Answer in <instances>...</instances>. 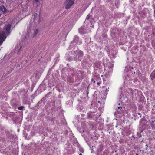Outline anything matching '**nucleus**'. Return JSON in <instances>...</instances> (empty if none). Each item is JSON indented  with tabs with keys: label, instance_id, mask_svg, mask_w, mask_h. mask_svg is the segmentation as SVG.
<instances>
[{
	"label": "nucleus",
	"instance_id": "1",
	"mask_svg": "<svg viewBox=\"0 0 155 155\" xmlns=\"http://www.w3.org/2000/svg\"><path fill=\"white\" fill-rule=\"evenodd\" d=\"M75 0H66L65 2V8L69 9L73 5Z\"/></svg>",
	"mask_w": 155,
	"mask_h": 155
},
{
	"label": "nucleus",
	"instance_id": "2",
	"mask_svg": "<svg viewBox=\"0 0 155 155\" xmlns=\"http://www.w3.org/2000/svg\"><path fill=\"white\" fill-rule=\"evenodd\" d=\"M11 25L9 24H8L7 25L4 27V29L7 35L10 33Z\"/></svg>",
	"mask_w": 155,
	"mask_h": 155
},
{
	"label": "nucleus",
	"instance_id": "3",
	"mask_svg": "<svg viewBox=\"0 0 155 155\" xmlns=\"http://www.w3.org/2000/svg\"><path fill=\"white\" fill-rule=\"evenodd\" d=\"M6 38V34L4 32L0 33V45Z\"/></svg>",
	"mask_w": 155,
	"mask_h": 155
},
{
	"label": "nucleus",
	"instance_id": "4",
	"mask_svg": "<svg viewBox=\"0 0 155 155\" xmlns=\"http://www.w3.org/2000/svg\"><path fill=\"white\" fill-rule=\"evenodd\" d=\"M74 55L78 56L79 57H82L84 54L83 52L79 50H77L74 51Z\"/></svg>",
	"mask_w": 155,
	"mask_h": 155
},
{
	"label": "nucleus",
	"instance_id": "5",
	"mask_svg": "<svg viewBox=\"0 0 155 155\" xmlns=\"http://www.w3.org/2000/svg\"><path fill=\"white\" fill-rule=\"evenodd\" d=\"M79 31L80 33L81 34H84L85 33V31L84 30L82 27H81L79 29Z\"/></svg>",
	"mask_w": 155,
	"mask_h": 155
},
{
	"label": "nucleus",
	"instance_id": "6",
	"mask_svg": "<svg viewBox=\"0 0 155 155\" xmlns=\"http://www.w3.org/2000/svg\"><path fill=\"white\" fill-rule=\"evenodd\" d=\"M39 30L38 29H36L34 30V34L33 35V37H35L36 35L38 33Z\"/></svg>",
	"mask_w": 155,
	"mask_h": 155
},
{
	"label": "nucleus",
	"instance_id": "7",
	"mask_svg": "<svg viewBox=\"0 0 155 155\" xmlns=\"http://www.w3.org/2000/svg\"><path fill=\"white\" fill-rule=\"evenodd\" d=\"M150 77L151 79L153 80L155 78V72H152L151 74Z\"/></svg>",
	"mask_w": 155,
	"mask_h": 155
},
{
	"label": "nucleus",
	"instance_id": "8",
	"mask_svg": "<svg viewBox=\"0 0 155 155\" xmlns=\"http://www.w3.org/2000/svg\"><path fill=\"white\" fill-rule=\"evenodd\" d=\"M0 10L2 11L3 12H6V9L4 6H2L0 7Z\"/></svg>",
	"mask_w": 155,
	"mask_h": 155
},
{
	"label": "nucleus",
	"instance_id": "9",
	"mask_svg": "<svg viewBox=\"0 0 155 155\" xmlns=\"http://www.w3.org/2000/svg\"><path fill=\"white\" fill-rule=\"evenodd\" d=\"M39 0H34L33 3L36 5L37 6L38 5Z\"/></svg>",
	"mask_w": 155,
	"mask_h": 155
},
{
	"label": "nucleus",
	"instance_id": "10",
	"mask_svg": "<svg viewBox=\"0 0 155 155\" xmlns=\"http://www.w3.org/2000/svg\"><path fill=\"white\" fill-rule=\"evenodd\" d=\"M91 16V15H90V14H88L87 15V16L86 19L88 20Z\"/></svg>",
	"mask_w": 155,
	"mask_h": 155
},
{
	"label": "nucleus",
	"instance_id": "11",
	"mask_svg": "<svg viewBox=\"0 0 155 155\" xmlns=\"http://www.w3.org/2000/svg\"><path fill=\"white\" fill-rule=\"evenodd\" d=\"M38 15L37 13H35L34 15V20L36 19Z\"/></svg>",
	"mask_w": 155,
	"mask_h": 155
},
{
	"label": "nucleus",
	"instance_id": "12",
	"mask_svg": "<svg viewBox=\"0 0 155 155\" xmlns=\"http://www.w3.org/2000/svg\"><path fill=\"white\" fill-rule=\"evenodd\" d=\"M24 108V107L23 106H20L18 107V109L19 110H21Z\"/></svg>",
	"mask_w": 155,
	"mask_h": 155
},
{
	"label": "nucleus",
	"instance_id": "13",
	"mask_svg": "<svg viewBox=\"0 0 155 155\" xmlns=\"http://www.w3.org/2000/svg\"><path fill=\"white\" fill-rule=\"evenodd\" d=\"M74 38L76 39V42H77L78 41V39H79L78 37V36H75L74 37Z\"/></svg>",
	"mask_w": 155,
	"mask_h": 155
},
{
	"label": "nucleus",
	"instance_id": "14",
	"mask_svg": "<svg viewBox=\"0 0 155 155\" xmlns=\"http://www.w3.org/2000/svg\"><path fill=\"white\" fill-rule=\"evenodd\" d=\"M118 109H119L120 110L122 108V107H117Z\"/></svg>",
	"mask_w": 155,
	"mask_h": 155
},
{
	"label": "nucleus",
	"instance_id": "15",
	"mask_svg": "<svg viewBox=\"0 0 155 155\" xmlns=\"http://www.w3.org/2000/svg\"><path fill=\"white\" fill-rule=\"evenodd\" d=\"M155 121V120H153L151 122V125H152V124L153 123H154V122Z\"/></svg>",
	"mask_w": 155,
	"mask_h": 155
},
{
	"label": "nucleus",
	"instance_id": "16",
	"mask_svg": "<svg viewBox=\"0 0 155 155\" xmlns=\"http://www.w3.org/2000/svg\"><path fill=\"white\" fill-rule=\"evenodd\" d=\"M91 81H93V83H94L95 82V81H94L93 79H91Z\"/></svg>",
	"mask_w": 155,
	"mask_h": 155
},
{
	"label": "nucleus",
	"instance_id": "17",
	"mask_svg": "<svg viewBox=\"0 0 155 155\" xmlns=\"http://www.w3.org/2000/svg\"><path fill=\"white\" fill-rule=\"evenodd\" d=\"M101 83L100 82H98L97 83V84L98 85H100Z\"/></svg>",
	"mask_w": 155,
	"mask_h": 155
},
{
	"label": "nucleus",
	"instance_id": "18",
	"mask_svg": "<svg viewBox=\"0 0 155 155\" xmlns=\"http://www.w3.org/2000/svg\"><path fill=\"white\" fill-rule=\"evenodd\" d=\"M1 14H2V12H1V11H0V17L1 16Z\"/></svg>",
	"mask_w": 155,
	"mask_h": 155
},
{
	"label": "nucleus",
	"instance_id": "19",
	"mask_svg": "<svg viewBox=\"0 0 155 155\" xmlns=\"http://www.w3.org/2000/svg\"><path fill=\"white\" fill-rule=\"evenodd\" d=\"M138 114L139 115H140L141 114V113H138Z\"/></svg>",
	"mask_w": 155,
	"mask_h": 155
},
{
	"label": "nucleus",
	"instance_id": "20",
	"mask_svg": "<svg viewBox=\"0 0 155 155\" xmlns=\"http://www.w3.org/2000/svg\"><path fill=\"white\" fill-rule=\"evenodd\" d=\"M118 105H120V103H119L118 104Z\"/></svg>",
	"mask_w": 155,
	"mask_h": 155
},
{
	"label": "nucleus",
	"instance_id": "21",
	"mask_svg": "<svg viewBox=\"0 0 155 155\" xmlns=\"http://www.w3.org/2000/svg\"><path fill=\"white\" fill-rule=\"evenodd\" d=\"M79 155H82V154L81 153H80L79 154Z\"/></svg>",
	"mask_w": 155,
	"mask_h": 155
},
{
	"label": "nucleus",
	"instance_id": "22",
	"mask_svg": "<svg viewBox=\"0 0 155 155\" xmlns=\"http://www.w3.org/2000/svg\"><path fill=\"white\" fill-rule=\"evenodd\" d=\"M115 127H117V125L116 126H115Z\"/></svg>",
	"mask_w": 155,
	"mask_h": 155
},
{
	"label": "nucleus",
	"instance_id": "23",
	"mask_svg": "<svg viewBox=\"0 0 155 155\" xmlns=\"http://www.w3.org/2000/svg\"><path fill=\"white\" fill-rule=\"evenodd\" d=\"M78 60H79V61H80V60H80V59H78Z\"/></svg>",
	"mask_w": 155,
	"mask_h": 155
},
{
	"label": "nucleus",
	"instance_id": "24",
	"mask_svg": "<svg viewBox=\"0 0 155 155\" xmlns=\"http://www.w3.org/2000/svg\"><path fill=\"white\" fill-rule=\"evenodd\" d=\"M132 137H133V138H134V136H132Z\"/></svg>",
	"mask_w": 155,
	"mask_h": 155
},
{
	"label": "nucleus",
	"instance_id": "25",
	"mask_svg": "<svg viewBox=\"0 0 155 155\" xmlns=\"http://www.w3.org/2000/svg\"><path fill=\"white\" fill-rule=\"evenodd\" d=\"M21 46H20V48H21Z\"/></svg>",
	"mask_w": 155,
	"mask_h": 155
},
{
	"label": "nucleus",
	"instance_id": "26",
	"mask_svg": "<svg viewBox=\"0 0 155 155\" xmlns=\"http://www.w3.org/2000/svg\"><path fill=\"white\" fill-rule=\"evenodd\" d=\"M143 131V130L141 131V132H142Z\"/></svg>",
	"mask_w": 155,
	"mask_h": 155
}]
</instances>
